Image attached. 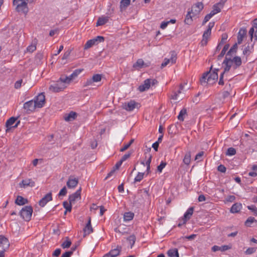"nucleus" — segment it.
Returning <instances> with one entry per match:
<instances>
[{"instance_id":"nucleus-7","label":"nucleus","mask_w":257,"mask_h":257,"mask_svg":"<svg viewBox=\"0 0 257 257\" xmlns=\"http://www.w3.org/2000/svg\"><path fill=\"white\" fill-rule=\"evenodd\" d=\"M23 107L26 110L27 113H30L34 111L37 107L33 100H30L25 102Z\"/></svg>"},{"instance_id":"nucleus-1","label":"nucleus","mask_w":257,"mask_h":257,"mask_svg":"<svg viewBox=\"0 0 257 257\" xmlns=\"http://www.w3.org/2000/svg\"><path fill=\"white\" fill-rule=\"evenodd\" d=\"M218 70V69H215L211 73L209 71L204 73L200 80L201 84L202 85H205L206 84L212 85L215 83L218 79L217 72Z\"/></svg>"},{"instance_id":"nucleus-23","label":"nucleus","mask_w":257,"mask_h":257,"mask_svg":"<svg viewBox=\"0 0 257 257\" xmlns=\"http://www.w3.org/2000/svg\"><path fill=\"white\" fill-rule=\"evenodd\" d=\"M193 17H194L193 10L189 11L184 20L185 23L187 25H191L193 22Z\"/></svg>"},{"instance_id":"nucleus-64","label":"nucleus","mask_w":257,"mask_h":257,"mask_svg":"<svg viewBox=\"0 0 257 257\" xmlns=\"http://www.w3.org/2000/svg\"><path fill=\"white\" fill-rule=\"evenodd\" d=\"M72 254V251L69 250L63 253L61 257H70Z\"/></svg>"},{"instance_id":"nucleus-47","label":"nucleus","mask_w":257,"mask_h":257,"mask_svg":"<svg viewBox=\"0 0 257 257\" xmlns=\"http://www.w3.org/2000/svg\"><path fill=\"white\" fill-rule=\"evenodd\" d=\"M92 40H94V42L96 45L99 42H102L104 41V37L102 36H98L96 38L92 39Z\"/></svg>"},{"instance_id":"nucleus-33","label":"nucleus","mask_w":257,"mask_h":257,"mask_svg":"<svg viewBox=\"0 0 257 257\" xmlns=\"http://www.w3.org/2000/svg\"><path fill=\"white\" fill-rule=\"evenodd\" d=\"M221 9L216 4L213 6L212 10L210 12V14L213 16L215 14L221 12Z\"/></svg>"},{"instance_id":"nucleus-48","label":"nucleus","mask_w":257,"mask_h":257,"mask_svg":"<svg viewBox=\"0 0 257 257\" xmlns=\"http://www.w3.org/2000/svg\"><path fill=\"white\" fill-rule=\"evenodd\" d=\"M167 164L166 162L162 161L161 164L158 166L157 170L160 173L162 172V170L165 167Z\"/></svg>"},{"instance_id":"nucleus-9","label":"nucleus","mask_w":257,"mask_h":257,"mask_svg":"<svg viewBox=\"0 0 257 257\" xmlns=\"http://www.w3.org/2000/svg\"><path fill=\"white\" fill-rule=\"evenodd\" d=\"M177 59V55L174 51L171 52V57L170 59L165 58L164 59V62L161 64V67L163 68L166 66L170 62L172 64H174L176 63Z\"/></svg>"},{"instance_id":"nucleus-54","label":"nucleus","mask_w":257,"mask_h":257,"mask_svg":"<svg viewBox=\"0 0 257 257\" xmlns=\"http://www.w3.org/2000/svg\"><path fill=\"white\" fill-rule=\"evenodd\" d=\"M23 82V80L20 79L19 80L17 81L14 85V87L16 89H19L21 87L22 83Z\"/></svg>"},{"instance_id":"nucleus-10","label":"nucleus","mask_w":257,"mask_h":257,"mask_svg":"<svg viewBox=\"0 0 257 257\" xmlns=\"http://www.w3.org/2000/svg\"><path fill=\"white\" fill-rule=\"evenodd\" d=\"M204 8V6L202 3L198 2L194 5L192 7V9L191 10H193V16H197L198 15L200 12Z\"/></svg>"},{"instance_id":"nucleus-27","label":"nucleus","mask_w":257,"mask_h":257,"mask_svg":"<svg viewBox=\"0 0 257 257\" xmlns=\"http://www.w3.org/2000/svg\"><path fill=\"white\" fill-rule=\"evenodd\" d=\"M167 254L169 257H179L178 249L175 248L169 249Z\"/></svg>"},{"instance_id":"nucleus-38","label":"nucleus","mask_w":257,"mask_h":257,"mask_svg":"<svg viewBox=\"0 0 257 257\" xmlns=\"http://www.w3.org/2000/svg\"><path fill=\"white\" fill-rule=\"evenodd\" d=\"M127 240L131 245V247H132L136 241V236L134 235H131L127 238Z\"/></svg>"},{"instance_id":"nucleus-13","label":"nucleus","mask_w":257,"mask_h":257,"mask_svg":"<svg viewBox=\"0 0 257 257\" xmlns=\"http://www.w3.org/2000/svg\"><path fill=\"white\" fill-rule=\"evenodd\" d=\"M81 197V188L76 191L75 193L70 195L69 197V201L70 204L75 203L76 200Z\"/></svg>"},{"instance_id":"nucleus-24","label":"nucleus","mask_w":257,"mask_h":257,"mask_svg":"<svg viewBox=\"0 0 257 257\" xmlns=\"http://www.w3.org/2000/svg\"><path fill=\"white\" fill-rule=\"evenodd\" d=\"M246 34L245 29H240L237 36V43L240 44L242 43L243 39Z\"/></svg>"},{"instance_id":"nucleus-16","label":"nucleus","mask_w":257,"mask_h":257,"mask_svg":"<svg viewBox=\"0 0 257 257\" xmlns=\"http://www.w3.org/2000/svg\"><path fill=\"white\" fill-rule=\"evenodd\" d=\"M78 183V180L75 178L70 176L67 182L66 185L69 188H75Z\"/></svg>"},{"instance_id":"nucleus-17","label":"nucleus","mask_w":257,"mask_h":257,"mask_svg":"<svg viewBox=\"0 0 257 257\" xmlns=\"http://www.w3.org/2000/svg\"><path fill=\"white\" fill-rule=\"evenodd\" d=\"M121 248L122 247L121 246L117 245L115 248L111 249L106 254L108 255L109 257H116L119 255Z\"/></svg>"},{"instance_id":"nucleus-49","label":"nucleus","mask_w":257,"mask_h":257,"mask_svg":"<svg viewBox=\"0 0 257 257\" xmlns=\"http://www.w3.org/2000/svg\"><path fill=\"white\" fill-rule=\"evenodd\" d=\"M256 251L255 247H249L245 251V253L247 255L251 254Z\"/></svg>"},{"instance_id":"nucleus-26","label":"nucleus","mask_w":257,"mask_h":257,"mask_svg":"<svg viewBox=\"0 0 257 257\" xmlns=\"http://www.w3.org/2000/svg\"><path fill=\"white\" fill-rule=\"evenodd\" d=\"M15 203L19 205H23L28 203V200L21 196H18L15 201Z\"/></svg>"},{"instance_id":"nucleus-62","label":"nucleus","mask_w":257,"mask_h":257,"mask_svg":"<svg viewBox=\"0 0 257 257\" xmlns=\"http://www.w3.org/2000/svg\"><path fill=\"white\" fill-rule=\"evenodd\" d=\"M227 0H220L219 2L216 3V4L219 6V7L220 8V9H221L222 8H223L225 3H226Z\"/></svg>"},{"instance_id":"nucleus-57","label":"nucleus","mask_w":257,"mask_h":257,"mask_svg":"<svg viewBox=\"0 0 257 257\" xmlns=\"http://www.w3.org/2000/svg\"><path fill=\"white\" fill-rule=\"evenodd\" d=\"M217 170L218 171L220 172L225 173L226 170V169L224 165H220L218 166Z\"/></svg>"},{"instance_id":"nucleus-45","label":"nucleus","mask_w":257,"mask_h":257,"mask_svg":"<svg viewBox=\"0 0 257 257\" xmlns=\"http://www.w3.org/2000/svg\"><path fill=\"white\" fill-rule=\"evenodd\" d=\"M236 154V150L233 148H229L227 149L226 155L228 156L234 155Z\"/></svg>"},{"instance_id":"nucleus-4","label":"nucleus","mask_w":257,"mask_h":257,"mask_svg":"<svg viewBox=\"0 0 257 257\" xmlns=\"http://www.w3.org/2000/svg\"><path fill=\"white\" fill-rule=\"evenodd\" d=\"M228 56H226L224 63H228V64L234 70L237 69L238 67L241 66L242 64V61L241 58L239 56H235L232 59L230 57H227Z\"/></svg>"},{"instance_id":"nucleus-61","label":"nucleus","mask_w":257,"mask_h":257,"mask_svg":"<svg viewBox=\"0 0 257 257\" xmlns=\"http://www.w3.org/2000/svg\"><path fill=\"white\" fill-rule=\"evenodd\" d=\"M36 49V47L35 45H30L27 48V50L30 52H33Z\"/></svg>"},{"instance_id":"nucleus-52","label":"nucleus","mask_w":257,"mask_h":257,"mask_svg":"<svg viewBox=\"0 0 257 257\" xmlns=\"http://www.w3.org/2000/svg\"><path fill=\"white\" fill-rule=\"evenodd\" d=\"M67 194V189L65 186H64L61 190L60 191L58 196H65Z\"/></svg>"},{"instance_id":"nucleus-5","label":"nucleus","mask_w":257,"mask_h":257,"mask_svg":"<svg viewBox=\"0 0 257 257\" xmlns=\"http://www.w3.org/2000/svg\"><path fill=\"white\" fill-rule=\"evenodd\" d=\"M33 213V208L31 206H26L23 207L20 212V216L25 221L30 220Z\"/></svg>"},{"instance_id":"nucleus-20","label":"nucleus","mask_w":257,"mask_h":257,"mask_svg":"<svg viewBox=\"0 0 257 257\" xmlns=\"http://www.w3.org/2000/svg\"><path fill=\"white\" fill-rule=\"evenodd\" d=\"M77 116V113L76 112L71 111L68 114H66L64 116V118L66 121H71L74 120Z\"/></svg>"},{"instance_id":"nucleus-51","label":"nucleus","mask_w":257,"mask_h":257,"mask_svg":"<svg viewBox=\"0 0 257 257\" xmlns=\"http://www.w3.org/2000/svg\"><path fill=\"white\" fill-rule=\"evenodd\" d=\"M228 38V36L226 33H223L221 36V40L219 43L223 45L225 43L226 40H227Z\"/></svg>"},{"instance_id":"nucleus-50","label":"nucleus","mask_w":257,"mask_h":257,"mask_svg":"<svg viewBox=\"0 0 257 257\" xmlns=\"http://www.w3.org/2000/svg\"><path fill=\"white\" fill-rule=\"evenodd\" d=\"M222 64L225 66L224 71L223 72V73H225V72H228L230 70L231 66L228 64V63H224L223 61Z\"/></svg>"},{"instance_id":"nucleus-25","label":"nucleus","mask_w":257,"mask_h":257,"mask_svg":"<svg viewBox=\"0 0 257 257\" xmlns=\"http://www.w3.org/2000/svg\"><path fill=\"white\" fill-rule=\"evenodd\" d=\"M108 20H109V18L108 17H99L97 20L96 26L97 27L100 26H102V25H104L105 24H106L108 21Z\"/></svg>"},{"instance_id":"nucleus-14","label":"nucleus","mask_w":257,"mask_h":257,"mask_svg":"<svg viewBox=\"0 0 257 257\" xmlns=\"http://www.w3.org/2000/svg\"><path fill=\"white\" fill-rule=\"evenodd\" d=\"M83 237H85L93 232V228L91 225V218L90 217L88 218V222L83 228Z\"/></svg>"},{"instance_id":"nucleus-36","label":"nucleus","mask_w":257,"mask_h":257,"mask_svg":"<svg viewBox=\"0 0 257 257\" xmlns=\"http://www.w3.org/2000/svg\"><path fill=\"white\" fill-rule=\"evenodd\" d=\"M136 0H133V2H135ZM131 4V0H121L120 3V8H126L127 7Z\"/></svg>"},{"instance_id":"nucleus-58","label":"nucleus","mask_w":257,"mask_h":257,"mask_svg":"<svg viewBox=\"0 0 257 257\" xmlns=\"http://www.w3.org/2000/svg\"><path fill=\"white\" fill-rule=\"evenodd\" d=\"M61 250L60 248H57L55 251L53 252L52 254L53 256L55 257H58L59 256V255L61 253Z\"/></svg>"},{"instance_id":"nucleus-18","label":"nucleus","mask_w":257,"mask_h":257,"mask_svg":"<svg viewBox=\"0 0 257 257\" xmlns=\"http://www.w3.org/2000/svg\"><path fill=\"white\" fill-rule=\"evenodd\" d=\"M137 103L134 100H131L127 103H125L123 105V108L127 111L133 110L136 106Z\"/></svg>"},{"instance_id":"nucleus-6","label":"nucleus","mask_w":257,"mask_h":257,"mask_svg":"<svg viewBox=\"0 0 257 257\" xmlns=\"http://www.w3.org/2000/svg\"><path fill=\"white\" fill-rule=\"evenodd\" d=\"M157 82V80L155 79H147L144 81L143 84L139 86L138 89L140 92H144L149 89L151 85H154Z\"/></svg>"},{"instance_id":"nucleus-29","label":"nucleus","mask_w":257,"mask_h":257,"mask_svg":"<svg viewBox=\"0 0 257 257\" xmlns=\"http://www.w3.org/2000/svg\"><path fill=\"white\" fill-rule=\"evenodd\" d=\"M144 65V62L142 59H138L137 62L133 64V67L139 69L143 67Z\"/></svg>"},{"instance_id":"nucleus-31","label":"nucleus","mask_w":257,"mask_h":257,"mask_svg":"<svg viewBox=\"0 0 257 257\" xmlns=\"http://www.w3.org/2000/svg\"><path fill=\"white\" fill-rule=\"evenodd\" d=\"M187 114V110L186 108H183L181 110L178 116V119L180 121H184V116Z\"/></svg>"},{"instance_id":"nucleus-46","label":"nucleus","mask_w":257,"mask_h":257,"mask_svg":"<svg viewBox=\"0 0 257 257\" xmlns=\"http://www.w3.org/2000/svg\"><path fill=\"white\" fill-rule=\"evenodd\" d=\"M247 208L251 211L254 215L257 216V207L253 205L247 206Z\"/></svg>"},{"instance_id":"nucleus-39","label":"nucleus","mask_w":257,"mask_h":257,"mask_svg":"<svg viewBox=\"0 0 257 257\" xmlns=\"http://www.w3.org/2000/svg\"><path fill=\"white\" fill-rule=\"evenodd\" d=\"M96 45L95 43L94 42V40H92V39L88 40L87 41L86 44L84 45V49H87L88 48H90L93 45Z\"/></svg>"},{"instance_id":"nucleus-15","label":"nucleus","mask_w":257,"mask_h":257,"mask_svg":"<svg viewBox=\"0 0 257 257\" xmlns=\"http://www.w3.org/2000/svg\"><path fill=\"white\" fill-rule=\"evenodd\" d=\"M194 211V207H191L189 208L186 212L185 213L183 218V224H186L187 220L190 219L193 214Z\"/></svg>"},{"instance_id":"nucleus-43","label":"nucleus","mask_w":257,"mask_h":257,"mask_svg":"<svg viewBox=\"0 0 257 257\" xmlns=\"http://www.w3.org/2000/svg\"><path fill=\"white\" fill-rule=\"evenodd\" d=\"M67 240L63 242L61 244V247L63 248H68L70 246L71 244V241L68 239V238L67 237Z\"/></svg>"},{"instance_id":"nucleus-53","label":"nucleus","mask_w":257,"mask_h":257,"mask_svg":"<svg viewBox=\"0 0 257 257\" xmlns=\"http://www.w3.org/2000/svg\"><path fill=\"white\" fill-rule=\"evenodd\" d=\"M212 17L213 16L210 13L206 15L202 22V25H204L206 23H207Z\"/></svg>"},{"instance_id":"nucleus-56","label":"nucleus","mask_w":257,"mask_h":257,"mask_svg":"<svg viewBox=\"0 0 257 257\" xmlns=\"http://www.w3.org/2000/svg\"><path fill=\"white\" fill-rule=\"evenodd\" d=\"M82 70L83 69H76L73 71L72 74L75 78L78 75V74H79L82 72Z\"/></svg>"},{"instance_id":"nucleus-44","label":"nucleus","mask_w":257,"mask_h":257,"mask_svg":"<svg viewBox=\"0 0 257 257\" xmlns=\"http://www.w3.org/2000/svg\"><path fill=\"white\" fill-rule=\"evenodd\" d=\"M134 140L131 139L130 141V142L123 146V147L120 149V152H124L126 150H127L130 146L134 143Z\"/></svg>"},{"instance_id":"nucleus-59","label":"nucleus","mask_w":257,"mask_h":257,"mask_svg":"<svg viewBox=\"0 0 257 257\" xmlns=\"http://www.w3.org/2000/svg\"><path fill=\"white\" fill-rule=\"evenodd\" d=\"M131 155V153L130 152H128V153L127 154H124L122 157V158H121L120 160L123 162L124 161H125L126 160H127L128 158H129L130 157Z\"/></svg>"},{"instance_id":"nucleus-12","label":"nucleus","mask_w":257,"mask_h":257,"mask_svg":"<svg viewBox=\"0 0 257 257\" xmlns=\"http://www.w3.org/2000/svg\"><path fill=\"white\" fill-rule=\"evenodd\" d=\"M52 200L51 192L47 193L39 202V204L41 207H44L45 205L50 201Z\"/></svg>"},{"instance_id":"nucleus-41","label":"nucleus","mask_w":257,"mask_h":257,"mask_svg":"<svg viewBox=\"0 0 257 257\" xmlns=\"http://www.w3.org/2000/svg\"><path fill=\"white\" fill-rule=\"evenodd\" d=\"M102 76L101 74H96L93 75L92 77V81L94 82H98L101 80Z\"/></svg>"},{"instance_id":"nucleus-42","label":"nucleus","mask_w":257,"mask_h":257,"mask_svg":"<svg viewBox=\"0 0 257 257\" xmlns=\"http://www.w3.org/2000/svg\"><path fill=\"white\" fill-rule=\"evenodd\" d=\"M144 173L139 172L137 176L135 178L134 182H140L144 178Z\"/></svg>"},{"instance_id":"nucleus-11","label":"nucleus","mask_w":257,"mask_h":257,"mask_svg":"<svg viewBox=\"0 0 257 257\" xmlns=\"http://www.w3.org/2000/svg\"><path fill=\"white\" fill-rule=\"evenodd\" d=\"M10 242L7 238L3 235H0V247L2 249L7 250L9 248Z\"/></svg>"},{"instance_id":"nucleus-37","label":"nucleus","mask_w":257,"mask_h":257,"mask_svg":"<svg viewBox=\"0 0 257 257\" xmlns=\"http://www.w3.org/2000/svg\"><path fill=\"white\" fill-rule=\"evenodd\" d=\"M191 161V155L190 153L186 154L183 159V162L185 164L188 165Z\"/></svg>"},{"instance_id":"nucleus-28","label":"nucleus","mask_w":257,"mask_h":257,"mask_svg":"<svg viewBox=\"0 0 257 257\" xmlns=\"http://www.w3.org/2000/svg\"><path fill=\"white\" fill-rule=\"evenodd\" d=\"M17 120V118L14 117H11L6 122V127H7V129L6 131L7 132L8 130L11 128L12 127V125L15 122V121Z\"/></svg>"},{"instance_id":"nucleus-63","label":"nucleus","mask_w":257,"mask_h":257,"mask_svg":"<svg viewBox=\"0 0 257 257\" xmlns=\"http://www.w3.org/2000/svg\"><path fill=\"white\" fill-rule=\"evenodd\" d=\"M224 73L222 72L219 77V80L218 82V84L219 85H223L224 84V81H223V76H224Z\"/></svg>"},{"instance_id":"nucleus-3","label":"nucleus","mask_w":257,"mask_h":257,"mask_svg":"<svg viewBox=\"0 0 257 257\" xmlns=\"http://www.w3.org/2000/svg\"><path fill=\"white\" fill-rule=\"evenodd\" d=\"M62 76L56 83L51 84L49 88L50 91L53 92H59L63 91L66 87V84L62 81Z\"/></svg>"},{"instance_id":"nucleus-35","label":"nucleus","mask_w":257,"mask_h":257,"mask_svg":"<svg viewBox=\"0 0 257 257\" xmlns=\"http://www.w3.org/2000/svg\"><path fill=\"white\" fill-rule=\"evenodd\" d=\"M257 222V220L253 217H249L245 222V225L246 226H251V223Z\"/></svg>"},{"instance_id":"nucleus-30","label":"nucleus","mask_w":257,"mask_h":257,"mask_svg":"<svg viewBox=\"0 0 257 257\" xmlns=\"http://www.w3.org/2000/svg\"><path fill=\"white\" fill-rule=\"evenodd\" d=\"M238 46L237 43H235L227 53V56H232V54L236 53Z\"/></svg>"},{"instance_id":"nucleus-32","label":"nucleus","mask_w":257,"mask_h":257,"mask_svg":"<svg viewBox=\"0 0 257 257\" xmlns=\"http://www.w3.org/2000/svg\"><path fill=\"white\" fill-rule=\"evenodd\" d=\"M134 214L131 212H125L123 215V218L125 221H130L133 219Z\"/></svg>"},{"instance_id":"nucleus-2","label":"nucleus","mask_w":257,"mask_h":257,"mask_svg":"<svg viewBox=\"0 0 257 257\" xmlns=\"http://www.w3.org/2000/svg\"><path fill=\"white\" fill-rule=\"evenodd\" d=\"M28 0H13L14 5L17 6V11L27 14L28 12Z\"/></svg>"},{"instance_id":"nucleus-40","label":"nucleus","mask_w":257,"mask_h":257,"mask_svg":"<svg viewBox=\"0 0 257 257\" xmlns=\"http://www.w3.org/2000/svg\"><path fill=\"white\" fill-rule=\"evenodd\" d=\"M63 207L66 209V211L71 212L72 209V204L70 203H68L67 201H64L63 203Z\"/></svg>"},{"instance_id":"nucleus-8","label":"nucleus","mask_w":257,"mask_h":257,"mask_svg":"<svg viewBox=\"0 0 257 257\" xmlns=\"http://www.w3.org/2000/svg\"><path fill=\"white\" fill-rule=\"evenodd\" d=\"M37 108H41L45 102V96L43 93H40L34 100Z\"/></svg>"},{"instance_id":"nucleus-60","label":"nucleus","mask_w":257,"mask_h":257,"mask_svg":"<svg viewBox=\"0 0 257 257\" xmlns=\"http://www.w3.org/2000/svg\"><path fill=\"white\" fill-rule=\"evenodd\" d=\"M254 29H255V28L254 27V23H253V26H252V27H251L250 29V30L249 31V34L250 36L251 40H252V39L253 38V35L254 33L255 32Z\"/></svg>"},{"instance_id":"nucleus-21","label":"nucleus","mask_w":257,"mask_h":257,"mask_svg":"<svg viewBox=\"0 0 257 257\" xmlns=\"http://www.w3.org/2000/svg\"><path fill=\"white\" fill-rule=\"evenodd\" d=\"M211 32L207 31H204L203 36L202 40L201 42V45L202 46H206L208 42V40L211 35Z\"/></svg>"},{"instance_id":"nucleus-55","label":"nucleus","mask_w":257,"mask_h":257,"mask_svg":"<svg viewBox=\"0 0 257 257\" xmlns=\"http://www.w3.org/2000/svg\"><path fill=\"white\" fill-rule=\"evenodd\" d=\"M235 197L234 195H229L226 198V201L232 202L235 200Z\"/></svg>"},{"instance_id":"nucleus-19","label":"nucleus","mask_w":257,"mask_h":257,"mask_svg":"<svg viewBox=\"0 0 257 257\" xmlns=\"http://www.w3.org/2000/svg\"><path fill=\"white\" fill-rule=\"evenodd\" d=\"M21 188H25L28 186L33 187L35 185V182L31 179L23 180L19 184Z\"/></svg>"},{"instance_id":"nucleus-34","label":"nucleus","mask_w":257,"mask_h":257,"mask_svg":"<svg viewBox=\"0 0 257 257\" xmlns=\"http://www.w3.org/2000/svg\"><path fill=\"white\" fill-rule=\"evenodd\" d=\"M74 78H75L71 74L69 76H65L64 77L62 76V81L64 82V83L66 84L70 83V82L72 80H73Z\"/></svg>"},{"instance_id":"nucleus-22","label":"nucleus","mask_w":257,"mask_h":257,"mask_svg":"<svg viewBox=\"0 0 257 257\" xmlns=\"http://www.w3.org/2000/svg\"><path fill=\"white\" fill-rule=\"evenodd\" d=\"M242 208V204L240 203H235L232 205L230 211L232 213L239 212Z\"/></svg>"}]
</instances>
